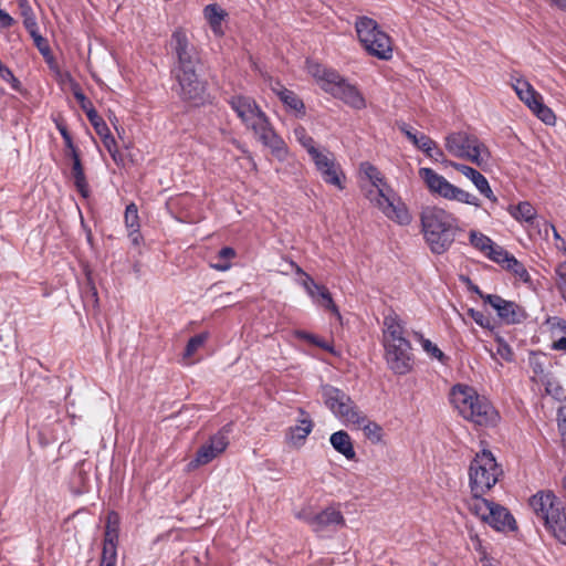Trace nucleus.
<instances>
[{
    "label": "nucleus",
    "mask_w": 566,
    "mask_h": 566,
    "mask_svg": "<svg viewBox=\"0 0 566 566\" xmlns=\"http://www.w3.org/2000/svg\"><path fill=\"white\" fill-rule=\"evenodd\" d=\"M382 344L387 367L394 375L405 376L413 370L415 355L405 322L394 312L384 317Z\"/></svg>",
    "instance_id": "1"
},
{
    "label": "nucleus",
    "mask_w": 566,
    "mask_h": 566,
    "mask_svg": "<svg viewBox=\"0 0 566 566\" xmlns=\"http://www.w3.org/2000/svg\"><path fill=\"white\" fill-rule=\"evenodd\" d=\"M419 217L421 232L430 251L437 255L446 253L461 231L458 218L437 206L423 207Z\"/></svg>",
    "instance_id": "2"
},
{
    "label": "nucleus",
    "mask_w": 566,
    "mask_h": 566,
    "mask_svg": "<svg viewBox=\"0 0 566 566\" xmlns=\"http://www.w3.org/2000/svg\"><path fill=\"white\" fill-rule=\"evenodd\" d=\"M528 505L534 514V522L559 543L566 545V505L552 491H538L530 497Z\"/></svg>",
    "instance_id": "3"
},
{
    "label": "nucleus",
    "mask_w": 566,
    "mask_h": 566,
    "mask_svg": "<svg viewBox=\"0 0 566 566\" xmlns=\"http://www.w3.org/2000/svg\"><path fill=\"white\" fill-rule=\"evenodd\" d=\"M450 401L464 419L479 426H494L500 419L492 403L471 386L454 385L450 391Z\"/></svg>",
    "instance_id": "4"
},
{
    "label": "nucleus",
    "mask_w": 566,
    "mask_h": 566,
    "mask_svg": "<svg viewBox=\"0 0 566 566\" xmlns=\"http://www.w3.org/2000/svg\"><path fill=\"white\" fill-rule=\"evenodd\" d=\"M503 474L490 450L476 453L469 465V486L472 495L486 494Z\"/></svg>",
    "instance_id": "5"
},
{
    "label": "nucleus",
    "mask_w": 566,
    "mask_h": 566,
    "mask_svg": "<svg viewBox=\"0 0 566 566\" xmlns=\"http://www.w3.org/2000/svg\"><path fill=\"white\" fill-rule=\"evenodd\" d=\"M355 28L360 43L370 55L384 61L392 57L391 39L374 19L359 17Z\"/></svg>",
    "instance_id": "6"
},
{
    "label": "nucleus",
    "mask_w": 566,
    "mask_h": 566,
    "mask_svg": "<svg viewBox=\"0 0 566 566\" xmlns=\"http://www.w3.org/2000/svg\"><path fill=\"white\" fill-rule=\"evenodd\" d=\"M444 147L450 155L469 159L479 166L490 158V151L484 143L475 135L463 130L448 134L444 138Z\"/></svg>",
    "instance_id": "7"
},
{
    "label": "nucleus",
    "mask_w": 566,
    "mask_h": 566,
    "mask_svg": "<svg viewBox=\"0 0 566 566\" xmlns=\"http://www.w3.org/2000/svg\"><path fill=\"white\" fill-rule=\"evenodd\" d=\"M245 128L252 130L255 139L269 148L275 158L284 160L287 157L289 149L285 142L275 132L269 116L263 111Z\"/></svg>",
    "instance_id": "8"
},
{
    "label": "nucleus",
    "mask_w": 566,
    "mask_h": 566,
    "mask_svg": "<svg viewBox=\"0 0 566 566\" xmlns=\"http://www.w3.org/2000/svg\"><path fill=\"white\" fill-rule=\"evenodd\" d=\"M298 518L308 524L318 537H331L339 527L345 526L342 512L335 506H327L317 513L298 514Z\"/></svg>",
    "instance_id": "9"
},
{
    "label": "nucleus",
    "mask_w": 566,
    "mask_h": 566,
    "mask_svg": "<svg viewBox=\"0 0 566 566\" xmlns=\"http://www.w3.org/2000/svg\"><path fill=\"white\" fill-rule=\"evenodd\" d=\"M172 51L177 57V63L172 73L196 72L201 60L198 50L191 44L187 34L182 30H175L171 35Z\"/></svg>",
    "instance_id": "10"
},
{
    "label": "nucleus",
    "mask_w": 566,
    "mask_h": 566,
    "mask_svg": "<svg viewBox=\"0 0 566 566\" xmlns=\"http://www.w3.org/2000/svg\"><path fill=\"white\" fill-rule=\"evenodd\" d=\"M172 74L177 82L176 93L184 102L195 106L205 104L208 97L207 84L200 80L198 71Z\"/></svg>",
    "instance_id": "11"
},
{
    "label": "nucleus",
    "mask_w": 566,
    "mask_h": 566,
    "mask_svg": "<svg viewBox=\"0 0 566 566\" xmlns=\"http://www.w3.org/2000/svg\"><path fill=\"white\" fill-rule=\"evenodd\" d=\"M228 446V436L222 431L217 432L197 450L195 458L188 463V467L190 469H197L210 463L213 459L224 452Z\"/></svg>",
    "instance_id": "12"
},
{
    "label": "nucleus",
    "mask_w": 566,
    "mask_h": 566,
    "mask_svg": "<svg viewBox=\"0 0 566 566\" xmlns=\"http://www.w3.org/2000/svg\"><path fill=\"white\" fill-rule=\"evenodd\" d=\"M326 93L343 101L354 109L360 111L366 107V99L359 90L355 85L348 83L340 74H338V80H335L327 88Z\"/></svg>",
    "instance_id": "13"
},
{
    "label": "nucleus",
    "mask_w": 566,
    "mask_h": 566,
    "mask_svg": "<svg viewBox=\"0 0 566 566\" xmlns=\"http://www.w3.org/2000/svg\"><path fill=\"white\" fill-rule=\"evenodd\" d=\"M376 203L387 218L398 224L408 226L411 223L412 217L407 206L400 199L391 198L385 192L384 188H379V198L376 199Z\"/></svg>",
    "instance_id": "14"
},
{
    "label": "nucleus",
    "mask_w": 566,
    "mask_h": 566,
    "mask_svg": "<svg viewBox=\"0 0 566 566\" xmlns=\"http://www.w3.org/2000/svg\"><path fill=\"white\" fill-rule=\"evenodd\" d=\"M228 104L244 126L262 112L255 99L247 95H233L228 99Z\"/></svg>",
    "instance_id": "15"
},
{
    "label": "nucleus",
    "mask_w": 566,
    "mask_h": 566,
    "mask_svg": "<svg viewBox=\"0 0 566 566\" xmlns=\"http://www.w3.org/2000/svg\"><path fill=\"white\" fill-rule=\"evenodd\" d=\"M450 166L471 180L482 196L493 203L497 202V197L494 195L488 179L479 170L460 163H450Z\"/></svg>",
    "instance_id": "16"
},
{
    "label": "nucleus",
    "mask_w": 566,
    "mask_h": 566,
    "mask_svg": "<svg viewBox=\"0 0 566 566\" xmlns=\"http://www.w3.org/2000/svg\"><path fill=\"white\" fill-rule=\"evenodd\" d=\"M485 523L500 532H513L517 528L514 516L507 509L497 503H494L492 513L489 515Z\"/></svg>",
    "instance_id": "17"
},
{
    "label": "nucleus",
    "mask_w": 566,
    "mask_h": 566,
    "mask_svg": "<svg viewBox=\"0 0 566 566\" xmlns=\"http://www.w3.org/2000/svg\"><path fill=\"white\" fill-rule=\"evenodd\" d=\"M419 175L432 193H437L447 199L452 187L451 182H449L443 176L437 174L433 169L427 167L420 168Z\"/></svg>",
    "instance_id": "18"
},
{
    "label": "nucleus",
    "mask_w": 566,
    "mask_h": 566,
    "mask_svg": "<svg viewBox=\"0 0 566 566\" xmlns=\"http://www.w3.org/2000/svg\"><path fill=\"white\" fill-rule=\"evenodd\" d=\"M333 415L346 426L360 427L366 422V416L361 413L354 400L349 397Z\"/></svg>",
    "instance_id": "19"
},
{
    "label": "nucleus",
    "mask_w": 566,
    "mask_h": 566,
    "mask_svg": "<svg viewBox=\"0 0 566 566\" xmlns=\"http://www.w3.org/2000/svg\"><path fill=\"white\" fill-rule=\"evenodd\" d=\"M298 415L297 424L290 427L287 433L289 440L294 443L305 441L314 427L310 415L303 408H298Z\"/></svg>",
    "instance_id": "20"
},
{
    "label": "nucleus",
    "mask_w": 566,
    "mask_h": 566,
    "mask_svg": "<svg viewBox=\"0 0 566 566\" xmlns=\"http://www.w3.org/2000/svg\"><path fill=\"white\" fill-rule=\"evenodd\" d=\"M329 442L334 450L344 455L347 460H355L356 452L348 432L339 430L332 433L329 437Z\"/></svg>",
    "instance_id": "21"
},
{
    "label": "nucleus",
    "mask_w": 566,
    "mask_h": 566,
    "mask_svg": "<svg viewBox=\"0 0 566 566\" xmlns=\"http://www.w3.org/2000/svg\"><path fill=\"white\" fill-rule=\"evenodd\" d=\"M125 226L128 230V238L130 239L134 245H138L143 240L142 233L139 231V217L138 209L135 203H129L125 209Z\"/></svg>",
    "instance_id": "22"
},
{
    "label": "nucleus",
    "mask_w": 566,
    "mask_h": 566,
    "mask_svg": "<svg viewBox=\"0 0 566 566\" xmlns=\"http://www.w3.org/2000/svg\"><path fill=\"white\" fill-rule=\"evenodd\" d=\"M512 86L518 98L525 103L530 109L533 107V102L543 99L542 95L524 78H516Z\"/></svg>",
    "instance_id": "23"
},
{
    "label": "nucleus",
    "mask_w": 566,
    "mask_h": 566,
    "mask_svg": "<svg viewBox=\"0 0 566 566\" xmlns=\"http://www.w3.org/2000/svg\"><path fill=\"white\" fill-rule=\"evenodd\" d=\"M322 395L325 406L331 410L332 413L335 412V410L339 408L345 401H348V398L350 397L344 390L332 385H324L322 387Z\"/></svg>",
    "instance_id": "24"
},
{
    "label": "nucleus",
    "mask_w": 566,
    "mask_h": 566,
    "mask_svg": "<svg viewBox=\"0 0 566 566\" xmlns=\"http://www.w3.org/2000/svg\"><path fill=\"white\" fill-rule=\"evenodd\" d=\"M308 72L319 83L322 90L327 92V88L333 84L335 80H338V72L332 69H327L318 63H308Z\"/></svg>",
    "instance_id": "25"
},
{
    "label": "nucleus",
    "mask_w": 566,
    "mask_h": 566,
    "mask_svg": "<svg viewBox=\"0 0 566 566\" xmlns=\"http://www.w3.org/2000/svg\"><path fill=\"white\" fill-rule=\"evenodd\" d=\"M308 72L319 83L322 90L327 92V88L333 84L335 80H338V72L332 69H327L318 63H308Z\"/></svg>",
    "instance_id": "26"
},
{
    "label": "nucleus",
    "mask_w": 566,
    "mask_h": 566,
    "mask_svg": "<svg viewBox=\"0 0 566 566\" xmlns=\"http://www.w3.org/2000/svg\"><path fill=\"white\" fill-rule=\"evenodd\" d=\"M203 15L212 32L217 35H221L223 33L222 21L227 17V12L217 3H210L203 8Z\"/></svg>",
    "instance_id": "27"
},
{
    "label": "nucleus",
    "mask_w": 566,
    "mask_h": 566,
    "mask_svg": "<svg viewBox=\"0 0 566 566\" xmlns=\"http://www.w3.org/2000/svg\"><path fill=\"white\" fill-rule=\"evenodd\" d=\"M497 316L503 323L514 325L522 323L525 319L526 314L525 311L515 302L506 301V303H503V307Z\"/></svg>",
    "instance_id": "28"
},
{
    "label": "nucleus",
    "mask_w": 566,
    "mask_h": 566,
    "mask_svg": "<svg viewBox=\"0 0 566 566\" xmlns=\"http://www.w3.org/2000/svg\"><path fill=\"white\" fill-rule=\"evenodd\" d=\"M280 101L285 107L294 111L302 116L305 114V105L303 101L291 90L280 85V88H273Z\"/></svg>",
    "instance_id": "29"
},
{
    "label": "nucleus",
    "mask_w": 566,
    "mask_h": 566,
    "mask_svg": "<svg viewBox=\"0 0 566 566\" xmlns=\"http://www.w3.org/2000/svg\"><path fill=\"white\" fill-rule=\"evenodd\" d=\"M510 214L518 222L534 223L537 217L535 208L528 201L518 202L509 207Z\"/></svg>",
    "instance_id": "30"
},
{
    "label": "nucleus",
    "mask_w": 566,
    "mask_h": 566,
    "mask_svg": "<svg viewBox=\"0 0 566 566\" xmlns=\"http://www.w3.org/2000/svg\"><path fill=\"white\" fill-rule=\"evenodd\" d=\"M119 526H120L119 514L115 511L108 512L107 517H106L103 544L117 545L118 536H119Z\"/></svg>",
    "instance_id": "31"
},
{
    "label": "nucleus",
    "mask_w": 566,
    "mask_h": 566,
    "mask_svg": "<svg viewBox=\"0 0 566 566\" xmlns=\"http://www.w3.org/2000/svg\"><path fill=\"white\" fill-rule=\"evenodd\" d=\"M494 502L483 497V495H472V502L469 504L471 513L486 522L489 515L492 513Z\"/></svg>",
    "instance_id": "32"
},
{
    "label": "nucleus",
    "mask_w": 566,
    "mask_h": 566,
    "mask_svg": "<svg viewBox=\"0 0 566 566\" xmlns=\"http://www.w3.org/2000/svg\"><path fill=\"white\" fill-rule=\"evenodd\" d=\"M413 336L431 358L437 359L442 365H447L449 357L436 344L426 338L420 332H413Z\"/></svg>",
    "instance_id": "33"
},
{
    "label": "nucleus",
    "mask_w": 566,
    "mask_h": 566,
    "mask_svg": "<svg viewBox=\"0 0 566 566\" xmlns=\"http://www.w3.org/2000/svg\"><path fill=\"white\" fill-rule=\"evenodd\" d=\"M360 172L365 175V177L371 182V185L377 188V198H379V188H384L387 186L382 174L379 169L370 164L369 161H364L360 164Z\"/></svg>",
    "instance_id": "34"
},
{
    "label": "nucleus",
    "mask_w": 566,
    "mask_h": 566,
    "mask_svg": "<svg viewBox=\"0 0 566 566\" xmlns=\"http://www.w3.org/2000/svg\"><path fill=\"white\" fill-rule=\"evenodd\" d=\"M72 176L74 179V186L77 191L82 197L87 198L90 195V189L81 159L74 160L72 165Z\"/></svg>",
    "instance_id": "35"
},
{
    "label": "nucleus",
    "mask_w": 566,
    "mask_h": 566,
    "mask_svg": "<svg viewBox=\"0 0 566 566\" xmlns=\"http://www.w3.org/2000/svg\"><path fill=\"white\" fill-rule=\"evenodd\" d=\"M235 251L231 247H223L214 256L210 266L217 271H228L231 268V260L235 258Z\"/></svg>",
    "instance_id": "36"
},
{
    "label": "nucleus",
    "mask_w": 566,
    "mask_h": 566,
    "mask_svg": "<svg viewBox=\"0 0 566 566\" xmlns=\"http://www.w3.org/2000/svg\"><path fill=\"white\" fill-rule=\"evenodd\" d=\"M447 199L454 200V201H458L461 203H467L470 206H474L476 208L481 207V201L479 200L478 197H475L474 195H472L454 185H452Z\"/></svg>",
    "instance_id": "37"
},
{
    "label": "nucleus",
    "mask_w": 566,
    "mask_h": 566,
    "mask_svg": "<svg viewBox=\"0 0 566 566\" xmlns=\"http://www.w3.org/2000/svg\"><path fill=\"white\" fill-rule=\"evenodd\" d=\"M20 14L23 19V25L28 32L38 29V22L29 0H18Z\"/></svg>",
    "instance_id": "38"
},
{
    "label": "nucleus",
    "mask_w": 566,
    "mask_h": 566,
    "mask_svg": "<svg viewBox=\"0 0 566 566\" xmlns=\"http://www.w3.org/2000/svg\"><path fill=\"white\" fill-rule=\"evenodd\" d=\"M321 176L326 184L333 185L337 187L339 190H343L345 188L343 182V180L345 179V175L339 164L335 165V167L333 168L323 170Z\"/></svg>",
    "instance_id": "39"
},
{
    "label": "nucleus",
    "mask_w": 566,
    "mask_h": 566,
    "mask_svg": "<svg viewBox=\"0 0 566 566\" xmlns=\"http://www.w3.org/2000/svg\"><path fill=\"white\" fill-rule=\"evenodd\" d=\"M470 244L482 252L484 255L492 248L494 241L482 232L471 230L469 233Z\"/></svg>",
    "instance_id": "40"
},
{
    "label": "nucleus",
    "mask_w": 566,
    "mask_h": 566,
    "mask_svg": "<svg viewBox=\"0 0 566 566\" xmlns=\"http://www.w3.org/2000/svg\"><path fill=\"white\" fill-rule=\"evenodd\" d=\"M29 34L32 38V40L34 42V45L36 46L39 52L44 57V60L48 63H51L53 61V55H52V52H51L50 44H49L48 40L40 34L39 28L35 29V30L30 31Z\"/></svg>",
    "instance_id": "41"
},
{
    "label": "nucleus",
    "mask_w": 566,
    "mask_h": 566,
    "mask_svg": "<svg viewBox=\"0 0 566 566\" xmlns=\"http://www.w3.org/2000/svg\"><path fill=\"white\" fill-rule=\"evenodd\" d=\"M313 302L333 312L334 314L339 315L338 307L334 303L332 294L324 285H321V287L316 292L315 300H313Z\"/></svg>",
    "instance_id": "42"
},
{
    "label": "nucleus",
    "mask_w": 566,
    "mask_h": 566,
    "mask_svg": "<svg viewBox=\"0 0 566 566\" xmlns=\"http://www.w3.org/2000/svg\"><path fill=\"white\" fill-rule=\"evenodd\" d=\"M531 111L546 125H554L556 122L554 112L543 103V99L539 102H533V107Z\"/></svg>",
    "instance_id": "43"
},
{
    "label": "nucleus",
    "mask_w": 566,
    "mask_h": 566,
    "mask_svg": "<svg viewBox=\"0 0 566 566\" xmlns=\"http://www.w3.org/2000/svg\"><path fill=\"white\" fill-rule=\"evenodd\" d=\"M505 270L512 272L516 277H518L522 282L528 283L531 282V275L524 264L520 262L514 255L510 258L507 263L504 265Z\"/></svg>",
    "instance_id": "44"
},
{
    "label": "nucleus",
    "mask_w": 566,
    "mask_h": 566,
    "mask_svg": "<svg viewBox=\"0 0 566 566\" xmlns=\"http://www.w3.org/2000/svg\"><path fill=\"white\" fill-rule=\"evenodd\" d=\"M512 255L513 254L509 253L503 247L496 244L495 242L485 254L486 258L500 264L502 268H504Z\"/></svg>",
    "instance_id": "45"
},
{
    "label": "nucleus",
    "mask_w": 566,
    "mask_h": 566,
    "mask_svg": "<svg viewBox=\"0 0 566 566\" xmlns=\"http://www.w3.org/2000/svg\"><path fill=\"white\" fill-rule=\"evenodd\" d=\"M363 428L365 437L373 443H379L382 439V428L375 421H369L366 418V422L360 426Z\"/></svg>",
    "instance_id": "46"
},
{
    "label": "nucleus",
    "mask_w": 566,
    "mask_h": 566,
    "mask_svg": "<svg viewBox=\"0 0 566 566\" xmlns=\"http://www.w3.org/2000/svg\"><path fill=\"white\" fill-rule=\"evenodd\" d=\"M208 339V333H199L192 337L189 338L185 352L184 357L189 358L191 357Z\"/></svg>",
    "instance_id": "47"
},
{
    "label": "nucleus",
    "mask_w": 566,
    "mask_h": 566,
    "mask_svg": "<svg viewBox=\"0 0 566 566\" xmlns=\"http://www.w3.org/2000/svg\"><path fill=\"white\" fill-rule=\"evenodd\" d=\"M72 92L75 97V99L78 102L80 107L82 111L88 116L91 114V111H96L92 104V102L85 96L83 93L81 86L77 83H72Z\"/></svg>",
    "instance_id": "48"
},
{
    "label": "nucleus",
    "mask_w": 566,
    "mask_h": 566,
    "mask_svg": "<svg viewBox=\"0 0 566 566\" xmlns=\"http://www.w3.org/2000/svg\"><path fill=\"white\" fill-rule=\"evenodd\" d=\"M296 273L301 274L303 276V280L301 281V285L306 291L307 295L312 300H315L316 292L318 291L321 285L317 284L314 281V279L310 274L305 273L300 266H296Z\"/></svg>",
    "instance_id": "49"
},
{
    "label": "nucleus",
    "mask_w": 566,
    "mask_h": 566,
    "mask_svg": "<svg viewBox=\"0 0 566 566\" xmlns=\"http://www.w3.org/2000/svg\"><path fill=\"white\" fill-rule=\"evenodd\" d=\"M294 136L296 140L304 147L310 154L313 149L317 148L315 146V140L312 136H310L306 132V129L303 126H297L294 128Z\"/></svg>",
    "instance_id": "50"
},
{
    "label": "nucleus",
    "mask_w": 566,
    "mask_h": 566,
    "mask_svg": "<svg viewBox=\"0 0 566 566\" xmlns=\"http://www.w3.org/2000/svg\"><path fill=\"white\" fill-rule=\"evenodd\" d=\"M555 273L557 290L566 304V261L557 265Z\"/></svg>",
    "instance_id": "51"
},
{
    "label": "nucleus",
    "mask_w": 566,
    "mask_h": 566,
    "mask_svg": "<svg viewBox=\"0 0 566 566\" xmlns=\"http://www.w3.org/2000/svg\"><path fill=\"white\" fill-rule=\"evenodd\" d=\"M87 119L94 127L95 132L99 137L104 136L105 134L109 133V128L105 120L98 115L96 111H91V114H88Z\"/></svg>",
    "instance_id": "52"
},
{
    "label": "nucleus",
    "mask_w": 566,
    "mask_h": 566,
    "mask_svg": "<svg viewBox=\"0 0 566 566\" xmlns=\"http://www.w3.org/2000/svg\"><path fill=\"white\" fill-rule=\"evenodd\" d=\"M295 336L298 339L306 340V342H308L313 345H316L317 347L323 348L325 350H332V347L325 340L321 339L316 335L311 334L306 331H296Z\"/></svg>",
    "instance_id": "53"
},
{
    "label": "nucleus",
    "mask_w": 566,
    "mask_h": 566,
    "mask_svg": "<svg viewBox=\"0 0 566 566\" xmlns=\"http://www.w3.org/2000/svg\"><path fill=\"white\" fill-rule=\"evenodd\" d=\"M468 315L481 327L492 329L491 319L481 311L469 308Z\"/></svg>",
    "instance_id": "54"
},
{
    "label": "nucleus",
    "mask_w": 566,
    "mask_h": 566,
    "mask_svg": "<svg viewBox=\"0 0 566 566\" xmlns=\"http://www.w3.org/2000/svg\"><path fill=\"white\" fill-rule=\"evenodd\" d=\"M481 298L484 301V303L490 304V306L496 312L497 315L503 307V303H506V300L497 294H481Z\"/></svg>",
    "instance_id": "55"
},
{
    "label": "nucleus",
    "mask_w": 566,
    "mask_h": 566,
    "mask_svg": "<svg viewBox=\"0 0 566 566\" xmlns=\"http://www.w3.org/2000/svg\"><path fill=\"white\" fill-rule=\"evenodd\" d=\"M116 562H117V545L103 544L101 563L116 564Z\"/></svg>",
    "instance_id": "56"
},
{
    "label": "nucleus",
    "mask_w": 566,
    "mask_h": 566,
    "mask_svg": "<svg viewBox=\"0 0 566 566\" xmlns=\"http://www.w3.org/2000/svg\"><path fill=\"white\" fill-rule=\"evenodd\" d=\"M0 77L4 82L10 84L12 90H14L17 92L21 91V82L14 76V74L8 66H6L4 69H2L0 71Z\"/></svg>",
    "instance_id": "57"
},
{
    "label": "nucleus",
    "mask_w": 566,
    "mask_h": 566,
    "mask_svg": "<svg viewBox=\"0 0 566 566\" xmlns=\"http://www.w3.org/2000/svg\"><path fill=\"white\" fill-rule=\"evenodd\" d=\"M308 155L316 168L334 157L328 150L325 149L324 151H321L318 148L313 149Z\"/></svg>",
    "instance_id": "58"
},
{
    "label": "nucleus",
    "mask_w": 566,
    "mask_h": 566,
    "mask_svg": "<svg viewBox=\"0 0 566 566\" xmlns=\"http://www.w3.org/2000/svg\"><path fill=\"white\" fill-rule=\"evenodd\" d=\"M530 366L535 376L542 377L545 374V365L539 355L532 354L530 357Z\"/></svg>",
    "instance_id": "59"
},
{
    "label": "nucleus",
    "mask_w": 566,
    "mask_h": 566,
    "mask_svg": "<svg viewBox=\"0 0 566 566\" xmlns=\"http://www.w3.org/2000/svg\"><path fill=\"white\" fill-rule=\"evenodd\" d=\"M546 323L549 325V328L553 334L556 331H558L566 336V319L554 316V317H549Z\"/></svg>",
    "instance_id": "60"
},
{
    "label": "nucleus",
    "mask_w": 566,
    "mask_h": 566,
    "mask_svg": "<svg viewBox=\"0 0 566 566\" xmlns=\"http://www.w3.org/2000/svg\"><path fill=\"white\" fill-rule=\"evenodd\" d=\"M434 145L436 142L433 139L421 133L419 135L418 143L415 146L419 148L421 151H423L426 155Z\"/></svg>",
    "instance_id": "61"
},
{
    "label": "nucleus",
    "mask_w": 566,
    "mask_h": 566,
    "mask_svg": "<svg viewBox=\"0 0 566 566\" xmlns=\"http://www.w3.org/2000/svg\"><path fill=\"white\" fill-rule=\"evenodd\" d=\"M103 140V144L105 148L108 150L109 155L112 156L113 160H116V140L114 136L109 133L105 134L101 137Z\"/></svg>",
    "instance_id": "62"
},
{
    "label": "nucleus",
    "mask_w": 566,
    "mask_h": 566,
    "mask_svg": "<svg viewBox=\"0 0 566 566\" xmlns=\"http://www.w3.org/2000/svg\"><path fill=\"white\" fill-rule=\"evenodd\" d=\"M426 156L437 163L449 164V165L451 163L446 159L443 150L440 149L437 144L429 150V153L426 154Z\"/></svg>",
    "instance_id": "63"
},
{
    "label": "nucleus",
    "mask_w": 566,
    "mask_h": 566,
    "mask_svg": "<svg viewBox=\"0 0 566 566\" xmlns=\"http://www.w3.org/2000/svg\"><path fill=\"white\" fill-rule=\"evenodd\" d=\"M401 133L413 144L416 145L418 143V138H419V135L421 133H418L417 130H415L412 127H410L409 125L407 124H402L401 126H399Z\"/></svg>",
    "instance_id": "64"
}]
</instances>
